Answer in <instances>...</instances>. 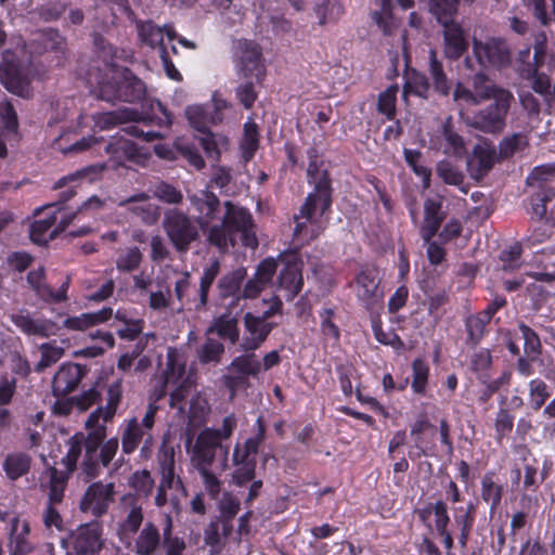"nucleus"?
Here are the masks:
<instances>
[{
    "label": "nucleus",
    "mask_w": 555,
    "mask_h": 555,
    "mask_svg": "<svg viewBox=\"0 0 555 555\" xmlns=\"http://www.w3.org/2000/svg\"><path fill=\"white\" fill-rule=\"evenodd\" d=\"M240 55V75L244 78H254L260 82L264 75V65L262 63L261 51L257 43L253 41H241L238 43Z\"/></svg>",
    "instance_id": "18"
},
{
    "label": "nucleus",
    "mask_w": 555,
    "mask_h": 555,
    "mask_svg": "<svg viewBox=\"0 0 555 555\" xmlns=\"http://www.w3.org/2000/svg\"><path fill=\"white\" fill-rule=\"evenodd\" d=\"M332 179L324 173L315 183L300 206L297 214L293 216V247L280 251V289L285 292V299L293 300L304 286L300 249L318 240L327 229L328 215L333 205Z\"/></svg>",
    "instance_id": "1"
},
{
    "label": "nucleus",
    "mask_w": 555,
    "mask_h": 555,
    "mask_svg": "<svg viewBox=\"0 0 555 555\" xmlns=\"http://www.w3.org/2000/svg\"><path fill=\"white\" fill-rule=\"evenodd\" d=\"M106 438V427H96L83 436L82 448L85 449L83 460L81 462V472L87 481L96 478L101 474V467L98 460V452Z\"/></svg>",
    "instance_id": "16"
},
{
    "label": "nucleus",
    "mask_w": 555,
    "mask_h": 555,
    "mask_svg": "<svg viewBox=\"0 0 555 555\" xmlns=\"http://www.w3.org/2000/svg\"><path fill=\"white\" fill-rule=\"evenodd\" d=\"M27 282L42 300H48L52 296V288L44 282V269L39 267L28 272Z\"/></svg>",
    "instance_id": "60"
},
{
    "label": "nucleus",
    "mask_w": 555,
    "mask_h": 555,
    "mask_svg": "<svg viewBox=\"0 0 555 555\" xmlns=\"http://www.w3.org/2000/svg\"><path fill=\"white\" fill-rule=\"evenodd\" d=\"M473 53L481 67L503 68L511 64L512 51L505 39L473 40Z\"/></svg>",
    "instance_id": "10"
},
{
    "label": "nucleus",
    "mask_w": 555,
    "mask_h": 555,
    "mask_svg": "<svg viewBox=\"0 0 555 555\" xmlns=\"http://www.w3.org/2000/svg\"><path fill=\"white\" fill-rule=\"evenodd\" d=\"M356 296L366 309L373 308L382 297L379 271L374 266H364L354 279Z\"/></svg>",
    "instance_id": "15"
},
{
    "label": "nucleus",
    "mask_w": 555,
    "mask_h": 555,
    "mask_svg": "<svg viewBox=\"0 0 555 555\" xmlns=\"http://www.w3.org/2000/svg\"><path fill=\"white\" fill-rule=\"evenodd\" d=\"M412 389L417 395H424L426 392L428 376H429V366L428 364L421 358L415 359L412 362Z\"/></svg>",
    "instance_id": "53"
},
{
    "label": "nucleus",
    "mask_w": 555,
    "mask_h": 555,
    "mask_svg": "<svg viewBox=\"0 0 555 555\" xmlns=\"http://www.w3.org/2000/svg\"><path fill=\"white\" fill-rule=\"evenodd\" d=\"M515 416L506 408H500L494 418L495 440L501 443L509 436L514 427Z\"/></svg>",
    "instance_id": "56"
},
{
    "label": "nucleus",
    "mask_w": 555,
    "mask_h": 555,
    "mask_svg": "<svg viewBox=\"0 0 555 555\" xmlns=\"http://www.w3.org/2000/svg\"><path fill=\"white\" fill-rule=\"evenodd\" d=\"M428 9L440 25H446L454 22L459 4L457 0H429Z\"/></svg>",
    "instance_id": "40"
},
{
    "label": "nucleus",
    "mask_w": 555,
    "mask_h": 555,
    "mask_svg": "<svg viewBox=\"0 0 555 555\" xmlns=\"http://www.w3.org/2000/svg\"><path fill=\"white\" fill-rule=\"evenodd\" d=\"M398 86L391 85L385 91L380 92L377 99V111L385 115L388 120L396 117Z\"/></svg>",
    "instance_id": "49"
},
{
    "label": "nucleus",
    "mask_w": 555,
    "mask_h": 555,
    "mask_svg": "<svg viewBox=\"0 0 555 555\" xmlns=\"http://www.w3.org/2000/svg\"><path fill=\"white\" fill-rule=\"evenodd\" d=\"M144 433L141 425L135 418L128 422L121 437V448L126 454L132 453L140 441L143 439Z\"/></svg>",
    "instance_id": "50"
},
{
    "label": "nucleus",
    "mask_w": 555,
    "mask_h": 555,
    "mask_svg": "<svg viewBox=\"0 0 555 555\" xmlns=\"http://www.w3.org/2000/svg\"><path fill=\"white\" fill-rule=\"evenodd\" d=\"M276 270V259L269 257L260 261L254 276L248 279L243 287V298L254 299L258 297L272 283Z\"/></svg>",
    "instance_id": "20"
},
{
    "label": "nucleus",
    "mask_w": 555,
    "mask_h": 555,
    "mask_svg": "<svg viewBox=\"0 0 555 555\" xmlns=\"http://www.w3.org/2000/svg\"><path fill=\"white\" fill-rule=\"evenodd\" d=\"M443 27V53L451 61L460 60L468 50L467 35L461 24L453 22Z\"/></svg>",
    "instance_id": "21"
},
{
    "label": "nucleus",
    "mask_w": 555,
    "mask_h": 555,
    "mask_svg": "<svg viewBox=\"0 0 555 555\" xmlns=\"http://www.w3.org/2000/svg\"><path fill=\"white\" fill-rule=\"evenodd\" d=\"M159 465L162 469V489H176V490H184L182 480L179 476H176L175 473V452L173 450H168L163 454V457L159 460Z\"/></svg>",
    "instance_id": "38"
},
{
    "label": "nucleus",
    "mask_w": 555,
    "mask_h": 555,
    "mask_svg": "<svg viewBox=\"0 0 555 555\" xmlns=\"http://www.w3.org/2000/svg\"><path fill=\"white\" fill-rule=\"evenodd\" d=\"M527 145L528 140L524 133L517 132L505 137L499 144V158L508 159L513 157L517 152L524 150Z\"/></svg>",
    "instance_id": "47"
},
{
    "label": "nucleus",
    "mask_w": 555,
    "mask_h": 555,
    "mask_svg": "<svg viewBox=\"0 0 555 555\" xmlns=\"http://www.w3.org/2000/svg\"><path fill=\"white\" fill-rule=\"evenodd\" d=\"M82 440L83 434L75 435L68 440L69 450L65 457L62 460V463L66 467L65 473H68L69 475L76 469L77 461L82 451Z\"/></svg>",
    "instance_id": "59"
},
{
    "label": "nucleus",
    "mask_w": 555,
    "mask_h": 555,
    "mask_svg": "<svg viewBox=\"0 0 555 555\" xmlns=\"http://www.w3.org/2000/svg\"><path fill=\"white\" fill-rule=\"evenodd\" d=\"M220 272V262L214 260L209 267H207L199 281V287L194 296H191L188 292L191 286L189 272H183L182 278L179 279L175 284V295L181 307H186L189 310L203 311L206 309L208 301V292Z\"/></svg>",
    "instance_id": "6"
},
{
    "label": "nucleus",
    "mask_w": 555,
    "mask_h": 555,
    "mask_svg": "<svg viewBox=\"0 0 555 555\" xmlns=\"http://www.w3.org/2000/svg\"><path fill=\"white\" fill-rule=\"evenodd\" d=\"M233 531L232 522L223 519H215L208 524L204 531V541L210 548V555H218L221 551V541Z\"/></svg>",
    "instance_id": "32"
},
{
    "label": "nucleus",
    "mask_w": 555,
    "mask_h": 555,
    "mask_svg": "<svg viewBox=\"0 0 555 555\" xmlns=\"http://www.w3.org/2000/svg\"><path fill=\"white\" fill-rule=\"evenodd\" d=\"M216 333L223 339H229L232 344L238 340L237 320L231 314H222L217 318L207 328L206 335Z\"/></svg>",
    "instance_id": "39"
},
{
    "label": "nucleus",
    "mask_w": 555,
    "mask_h": 555,
    "mask_svg": "<svg viewBox=\"0 0 555 555\" xmlns=\"http://www.w3.org/2000/svg\"><path fill=\"white\" fill-rule=\"evenodd\" d=\"M429 74L434 81L435 90L442 94L448 95L451 91V82L449 81L441 61L437 57V52L434 49L429 50Z\"/></svg>",
    "instance_id": "41"
},
{
    "label": "nucleus",
    "mask_w": 555,
    "mask_h": 555,
    "mask_svg": "<svg viewBox=\"0 0 555 555\" xmlns=\"http://www.w3.org/2000/svg\"><path fill=\"white\" fill-rule=\"evenodd\" d=\"M77 555H93L103 546L102 526L99 521L80 525L70 535Z\"/></svg>",
    "instance_id": "17"
},
{
    "label": "nucleus",
    "mask_w": 555,
    "mask_h": 555,
    "mask_svg": "<svg viewBox=\"0 0 555 555\" xmlns=\"http://www.w3.org/2000/svg\"><path fill=\"white\" fill-rule=\"evenodd\" d=\"M442 137L446 142L444 153L461 155L464 152V139L455 131L451 117L442 125Z\"/></svg>",
    "instance_id": "48"
},
{
    "label": "nucleus",
    "mask_w": 555,
    "mask_h": 555,
    "mask_svg": "<svg viewBox=\"0 0 555 555\" xmlns=\"http://www.w3.org/2000/svg\"><path fill=\"white\" fill-rule=\"evenodd\" d=\"M490 322L480 311L467 315L464 320L466 332L465 343L470 348H476L490 333Z\"/></svg>",
    "instance_id": "29"
},
{
    "label": "nucleus",
    "mask_w": 555,
    "mask_h": 555,
    "mask_svg": "<svg viewBox=\"0 0 555 555\" xmlns=\"http://www.w3.org/2000/svg\"><path fill=\"white\" fill-rule=\"evenodd\" d=\"M193 387V380L190 376L184 377L176 389L170 393V406L177 408L180 413L184 411L182 403L190 395L191 389Z\"/></svg>",
    "instance_id": "64"
},
{
    "label": "nucleus",
    "mask_w": 555,
    "mask_h": 555,
    "mask_svg": "<svg viewBox=\"0 0 555 555\" xmlns=\"http://www.w3.org/2000/svg\"><path fill=\"white\" fill-rule=\"evenodd\" d=\"M0 81L8 91L21 98L29 99L33 95L29 78L14 63L0 65Z\"/></svg>",
    "instance_id": "22"
},
{
    "label": "nucleus",
    "mask_w": 555,
    "mask_h": 555,
    "mask_svg": "<svg viewBox=\"0 0 555 555\" xmlns=\"http://www.w3.org/2000/svg\"><path fill=\"white\" fill-rule=\"evenodd\" d=\"M492 354L490 349L481 348L470 357V369L476 373L478 379L489 378V370L492 366Z\"/></svg>",
    "instance_id": "51"
},
{
    "label": "nucleus",
    "mask_w": 555,
    "mask_h": 555,
    "mask_svg": "<svg viewBox=\"0 0 555 555\" xmlns=\"http://www.w3.org/2000/svg\"><path fill=\"white\" fill-rule=\"evenodd\" d=\"M422 153L418 150H404V159L411 170L422 180L423 189H429L431 183V169L420 164Z\"/></svg>",
    "instance_id": "46"
},
{
    "label": "nucleus",
    "mask_w": 555,
    "mask_h": 555,
    "mask_svg": "<svg viewBox=\"0 0 555 555\" xmlns=\"http://www.w3.org/2000/svg\"><path fill=\"white\" fill-rule=\"evenodd\" d=\"M31 462V456L27 453H9L3 461V470L10 480H17L29 473Z\"/></svg>",
    "instance_id": "33"
},
{
    "label": "nucleus",
    "mask_w": 555,
    "mask_h": 555,
    "mask_svg": "<svg viewBox=\"0 0 555 555\" xmlns=\"http://www.w3.org/2000/svg\"><path fill=\"white\" fill-rule=\"evenodd\" d=\"M436 175L444 184L456 186L464 194L468 192L465 184V175L451 162L447 159L439 160L436 165Z\"/></svg>",
    "instance_id": "35"
},
{
    "label": "nucleus",
    "mask_w": 555,
    "mask_h": 555,
    "mask_svg": "<svg viewBox=\"0 0 555 555\" xmlns=\"http://www.w3.org/2000/svg\"><path fill=\"white\" fill-rule=\"evenodd\" d=\"M447 217L442 210V202L435 198H426L424 202V220L420 228V235L424 242L434 238Z\"/></svg>",
    "instance_id": "23"
},
{
    "label": "nucleus",
    "mask_w": 555,
    "mask_h": 555,
    "mask_svg": "<svg viewBox=\"0 0 555 555\" xmlns=\"http://www.w3.org/2000/svg\"><path fill=\"white\" fill-rule=\"evenodd\" d=\"M229 448L223 446L211 428L202 430L192 451V463L196 469L217 464L220 469L228 467Z\"/></svg>",
    "instance_id": "7"
},
{
    "label": "nucleus",
    "mask_w": 555,
    "mask_h": 555,
    "mask_svg": "<svg viewBox=\"0 0 555 555\" xmlns=\"http://www.w3.org/2000/svg\"><path fill=\"white\" fill-rule=\"evenodd\" d=\"M224 353V346L218 339L207 335L204 344L197 350V358L202 364L219 363Z\"/></svg>",
    "instance_id": "44"
},
{
    "label": "nucleus",
    "mask_w": 555,
    "mask_h": 555,
    "mask_svg": "<svg viewBox=\"0 0 555 555\" xmlns=\"http://www.w3.org/2000/svg\"><path fill=\"white\" fill-rule=\"evenodd\" d=\"M163 229L171 245L179 254H185L201 237L199 225L186 212L170 208L164 212Z\"/></svg>",
    "instance_id": "4"
},
{
    "label": "nucleus",
    "mask_w": 555,
    "mask_h": 555,
    "mask_svg": "<svg viewBox=\"0 0 555 555\" xmlns=\"http://www.w3.org/2000/svg\"><path fill=\"white\" fill-rule=\"evenodd\" d=\"M548 175V170L540 166L535 167L527 177V183L529 185H537V191L529 197V212L531 214V217L537 220H542L546 216V205L555 196L554 189L547 183L546 176Z\"/></svg>",
    "instance_id": "11"
},
{
    "label": "nucleus",
    "mask_w": 555,
    "mask_h": 555,
    "mask_svg": "<svg viewBox=\"0 0 555 555\" xmlns=\"http://www.w3.org/2000/svg\"><path fill=\"white\" fill-rule=\"evenodd\" d=\"M185 116L191 127L198 133L209 130L210 124H216L215 116L208 107L202 105L189 106L185 109Z\"/></svg>",
    "instance_id": "42"
},
{
    "label": "nucleus",
    "mask_w": 555,
    "mask_h": 555,
    "mask_svg": "<svg viewBox=\"0 0 555 555\" xmlns=\"http://www.w3.org/2000/svg\"><path fill=\"white\" fill-rule=\"evenodd\" d=\"M247 278V270L238 267L235 270L222 275L218 281L219 294L222 298L235 297L236 300L243 298L242 284Z\"/></svg>",
    "instance_id": "31"
},
{
    "label": "nucleus",
    "mask_w": 555,
    "mask_h": 555,
    "mask_svg": "<svg viewBox=\"0 0 555 555\" xmlns=\"http://www.w3.org/2000/svg\"><path fill=\"white\" fill-rule=\"evenodd\" d=\"M13 323L27 335H37L41 337H49L55 334L53 327L55 324L52 321L34 320L28 314H17L12 317Z\"/></svg>",
    "instance_id": "34"
},
{
    "label": "nucleus",
    "mask_w": 555,
    "mask_h": 555,
    "mask_svg": "<svg viewBox=\"0 0 555 555\" xmlns=\"http://www.w3.org/2000/svg\"><path fill=\"white\" fill-rule=\"evenodd\" d=\"M244 323L250 334V337L242 344L246 351L258 348L272 330V326L263 318L255 317L249 312L245 314Z\"/></svg>",
    "instance_id": "30"
},
{
    "label": "nucleus",
    "mask_w": 555,
    "mask_h": 555,
    "mask_svg": "<svg viewBox=\"0 0 555 555\" xmlns=\"http://www.w3.org/2000/svg\"><path fill=\"white\" fill-rule=\"evenodd\" d=\"M122 388H121V379H118L111 384L107 388V403L104 409L105 413V422H108L113 418L116 413L117 406L121 400Z\"/></svg>",
    "instance_id": "63"
},
{
    "label": "nucleus",
    "mask_w": 555,
    "mask_h": 555,
    "mask_svg": "<svg viewBox=\"0 0 555 555\" xmlns=\"http://www.w3.org/2000/svg\"><path fill=\"white\" fill-rule=\"evenodd\" d=\"M518 328L524 338V350L528 357L537 358L542 353V344L539 335L529 325L520 322Z\"/></svg>",
    "instance_id": "54"
},
{
    "label": "nucleus",
    "mask_w": 555,
    "mask_h": 555,
    "mask_svg": "<svg viewBox=\"0 0 555 555\" xmlns=\"http://www.w3.org/2000/svg\"><path fill=\"white\" fill-rule=\"evenodd\" d=\"M477 517V504L473 501L465 506L453 508V521L459 530L457 541L462 548H466Z\"/></svg>",
    "instance_id": "26"
},
{
    "label": "nucleus",
    "mask_w": 555,
    "mask_h": 555,
    "mask_svg": "<svg viewBox=\"0 0 555 555\" xmlns=\"http://www.w3.org/2000/svg\"><path fill=\"white\" fill-rule=\"evenodd\" d=\"M46 474L49 476V481L46 486L49 489V503L60 504L63 501L64 491L67 487V481L70 475L68 473L59 470L53 466L47 468Z\"/></svg>",
    "instance_id": "36"
},
{
    "label": "nucleus",
    "mask_w": 555,
    "mask_h": 555,
    "mask_svg": "<svg viewBox=\"0 0 555 555\" xmlns=\"http://www.w3.org/2000/svg\"><path fill=\"white\" fill-rule=\"evenodd\" d=\"M499 158L496 150L491 144H477L468 159V166L478 177H483L493 168Z\"/></svg>",
    "instance_id": "28"
},
{
    "label": "nucleus",
    "mask_w": 555,
    "mask_h": 555,
    "mask_svg": "<svg viewBox=\"0 0 555 555\" xmlns=\"http://www.w3.org/2000/svg\"><path fill=\"white\" fill-rule=\"evenodd\" d=\"M496 474L488 470L480 481V499L489 505V515L493 517L501 507L504 486L495 481Z\"/></svg>",
    "instance_id": "27"
},
{
    "label": "nucleus",
    "mask_w": 555,
    "mask_h": 555,
    "mask_svg": "<svg viewBox=\"0 0 555 555\" xmlns=\"http://www.w3.org/2000/svg\"><path fill=\"white\" fill-rule=\"evenodd\" d=\"M481 99L489 103L477 107L465 117L466 124L489 134L501 133L506 126V118L514 95L506 89L489 88L481 93Z\"/></svg>",
    "instance_id": "3"
},
{
    "label": "nucleus",
    "mask_w": 555,
    "mask_h": 555,
    "mask_svg": "<svg viewBox=\"0 0 555 555\" xmlns=\"http://www.w3.org/2000/svg\"><path fill=\"white\" fill-rule=\"evenodd\" d=\"M160 544V533L153 522H146L135 540V552L139 555H154Z\"/></svg>",
    "instance_id": "37"
},
{
    "label": "nucleus",
    "mask_w": 555,
    "mask_h": 555,
    "mask_svg": "<svg viewBox=\"0 0 555 555\" xmlns=\"http://www.w3.org/2000/svg\"><path fill=\"white\" fill-rule=\"evenodd\" d=\"M430 508L434 509V524L431 526L435 529V532L437 533L449 529L451 519L447 502L443 500H437L433 503Z\"/></svg>",
    "instance_id": "62"
},
{
    "label": "nucleus",
    "mask_w": 555,
    "mask_h": 555,
    "mask_svg": "<svg viewBox=\"0 0 555 555\" xmlns=\"http://www.w3.org/2000/svg\"><path fill=\"white\" fill-rule=\"evenodd\" d=\"M150 195L141 192L119 203L120 207H127L128 211L138 216L142 222L149 225L155 224L160 217V208L150 203Z\"/></svg>",
    "instance_id": "24"
},
{
    "label": "nucleus",
    "mask_w": 555,
    "mask_h": 555,
    "mask_svg": "<svg viewBox=\"0 0 555 555\" xmlns=\"http://www.w3.org/2000/svg\"><path fill=\"white\" fill-rule=\"evenodd\" d=\"M257 434L248 438L244 443H236L233 451V464L236 466L233 479L242 486L250 481L255 476L256 455L258 448L264 439V425L262 417L257 418Z\"/></svg>",
    "instance_id": "8"
},
{
    "label": "nucleus",
    "mask_w": 555,
    "mask_h": 555,
    "mask_svg": "<svg viewBox=\"0 0 555 555\" xmlns=\"http://www.w3.org/2000/svg\"><path fill=\"white\" fill-rule=\"evenodd\" d=\"M39 350L41 352V359L35 366L37 373H41L52 366L64 356V349L62 347H56L49 343L41 344Z\"/></svg>",
    "instance_id": "57"
},
{
    "label": "nucleus",
    "mask_w": 555,
    "mask_h": 555,
    "mask_svg": "<svg viewBox=\"0 0 555 555\" xmlns=\"http://www.w3.org/2000/svg\"><path fill=\"white\" fill-rule=\"evenodd\" d=\"M114 496L115 486L113 482H93L87 488L80 500V511L94 517H101L107 513L109 505L114 502Z\"/></svg>",
    "instance_id": "13"
},
{
    "label": "nucleus",
    "mask_w": 555,
    "mask_h": 555,
    "mask_svg": "<svg viewBox=\"0 0 555 555\" xmlns=\"http://www.w3.org/2000/svg\"><path fill=\"white\" fill-rule=\"evenodd\" d=\"M241 159L244 164L249 162L258 149V131L254 122L244 125V135L240 142Z\"/></svg>",
    "instance_id": "45"
},
{
    "label": "nucleus",
    "mask_w": 555,
    "mask_h": 555,
    "mask_svg": "<svg viewBox=\"0 0 555 555\" xmlns=\"http://www.w3.org/2000/svg\"><path fill=\"white\" fill-rule=\"evenodd\" d=\"M372 330L375 339L385 346H390L396 350H401L404 347V343L401 337L393 331H384L382 321L379 319L373 320Z\"/></svg>",
    "instance_id": "55"
},
{
    "label": "nucleus",
    "mask_w": 555,
    "mask_h": 555,
    "mask_svg": "<svg viewBox=\"0 0 555 555\" xmlns=\"http://www.w3.org/2000/svg\"><path fill=\"white\" fill-rule=\"evenodd\" d=\"M89 370L86 365L65 362L54 374L52 378V395L55 398H64L74 392Z\"/></svg>",
    "instance_id": "14"
},
{
    "label": "nucleus",
    "mask_w": 555,
    "mask_h": 555,
    "mask_svg": "<svg viewBox=\"0 0 555 555\" xmlns=\"http://www.w3.org/2000/svg\"><path fill=\"white\" fill-rule=\"evenodd\" d=\"M139 119V112L131 108H120L113 112L104 113L100 122L103 128H109L117 125L126 124L128 121H137Z\"/></svg>",
    "instance_id": "52"
},
{
    "label": "nucleus",
    "mask_w": 555,
    "mask_h": 555,
    "mask_svg": "<svg viewBox=\"0 0 555 555\" xmlns=\"http://www.w3.org/2000/svg\"><path fill=\"white\" fill-rule=\"evenodd\" d=\"M154 196L171 205L181 204L183 201L182 193L176 186L164 181L155 185Z\"/></svg>",
    "instance_id": "61"
},
{
    "label": "nucleus",
    "mask_w": 555,
    "mask_h": 555,
    "mask_svg": "<svg viewBox=\"0 0 555 555\" xmlns=\"http://www.w3.org/2000/svg\"><path fill=\"white\" fill-rule=\"evenodd\" d=\"M521 255L522 246L516 242L508 248H505L500 254V261L502 263V270L506 272H513L521 267Z\"/></svg>",
    "instance_id": "58"
},
{
    "label": "nucleus",
    "mask_w": 555,
    "mask_h": 555,
    "mask_svg": "<svg viewBox=\"0 0 555 555\" xmlns=\"http://www.w3.org/2000/svg\"><path fill=\"white\" fill-rule=\"evenodd\" d=\"M139 39L142 43L151 47L152 49L158 48L160 59L166 75L173 80L180 81L182 79L181 74L175 67L172 57L164 42L166 36L169 41H173L177 38V33L172 24H166L158 26L154 21H138L135 23Z\"/></svg>",
    "instance_id": "5"
},
{
    "label": "nucleus",
    "mask_w": 555,
    "mask_h": 555,
    "mask_svg": "<svg viewBox=\"0 0 555 555\" xmlns=\"http://www.w3.org/2000/svg\"><path fill=\"white\" fill-rule=\"evenodd\" d=\"M435 426L429 420L422 415L412 425L410 435L413 439V446L410 447L408 455L412 461L420 460L423 456L433 455L434 444L425 439L424 433L428 429H433Z\"/></svg>",
    "instance_id": "25"
},
{
    "label": "nucleus",
    "mask_w": 555,
    "mask_h": 555,
    "mask_svg": "<svg viewBox=\"0 0 555 555\" xmlns=\"http://www.w3.org/2000/svg\"><path fill=\"white\" fill-rule=\"evenodd\" d=\"M194 210L198 214L196 221L201 229H207L218 218L221 203L211 191L204 190L189 196Z\"/></svg>",
    "instance_id": "19"
},
{
    "label": "nucleus",
    "mask_w": 555,
    "mask_h": 555,
    "mask_svg": "<svg viewBox=\"0 0 555 555\" xmlns=\"http://www.w3.org/2000/svg\"><path fill=\"white\" fill-rule=\"evenodd\" d=\"M99 95L107 102L122 101L134 103L141 101L146 93L144 82L132 72L125 69L119 79L114 82L105 81L100 85Z\"/></svg>",
    "instance_id": "9"
},
{
    "label": "nucleus",
    "mask_w": 555,
    "mask_h": 555,
    "mask_svg": "<svg viewBox=\"0 0 555 555\" xmlns=\"http://www.w3.org/2000/svg\"><path fill=\"white\" fill-rule=\"evenodd\" d=\"M260 371V363L255 354H245L235 358L227 367V373L222 376L224 386L230 390L231 397L238 389L248 386V377L257 375Z\"/></svg>",
    "instance_id": "12"
},
{
    "label": "nucleus",
    "mask_w": 555,
    "mask_h": 555,
    "mask_svg": "<svg viewBox=\"0 0 555 555\" xmlns=\"http://www.w3.org/2000/svg\"><path fill=\"white\" fill-rule=\"evenodd\" d=\"M552 396L551 387L540 377L528 383V398L532 410L539 411Z\"/></svg>",
    "instance_id": "43"
},
{
    "label": "nucleus",
    "mask_w": 555,
    "mask_h": 555,
    "mask_svg": "<svg viewBox=\"0 0 555 555\" xmlns=\"http://www.w3.org/2000/svg\"><path fill=\"white\" fill-rule=\"evenodd\" d=\"M224 214L219 223L211 224L207 230L208 244L217 247L219 251L227 253L230 247L237 244V236L245 247L256 249L258 238L256 224L251 214L244 207L231 201L223 203Z\"/></svg>",
    "instance_id": "2"
}]
</instances>
